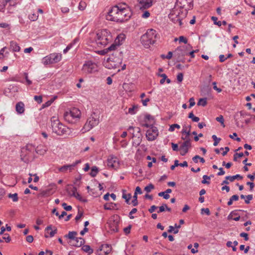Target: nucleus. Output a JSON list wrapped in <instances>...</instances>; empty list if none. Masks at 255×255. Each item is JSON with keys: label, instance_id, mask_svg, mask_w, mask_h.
<instances>
[{"label": "nucleus", "instance_id": "obj_1", "mask_svg": "<svg viewBox=\"0 0 255 255\" xmlns=\"http://www.w3.org/2000/svg\"><path fill=\"white\" fill-rule=\"evenodd\" d=\"M131 12L126 3H120L113 6L106 16L108 20L122 22L128 20Z\"/></svg>", "mask_w": 255, "mask_h": 255}, {"label": "nucleus", "instance_id": "obj_2", "mask_svg": "<svg viewBox=\"0 0 255 255\" xmlns=\"http://www.w3.org/2000/svg\"><path fill=\"white\" fill-rule=\"evenodd\" d=\"M51 122V128L53 132L59 135H67L69 134L70 129L60 123L56 117H52Z\"/></svg>", "mask_w": 255, "mask_h": 255}, {"label": "nucleus", "instance_id": "obj_3", "mask_svg": "<svg viewBox=\"0 0 255 255\" xmlns=\"http://www.w3.org/2000/svg\"><path fill=\"white\" fill-rule=\"evenodd\" d=\"M112 40V36L111 33L107 29L98 31L95 37V40L98 46H105Z\"/></svg>", "mask_w": 255, "mask_h": 255}, {"label": "nucleus", "instance_id": "obj_4", "mask_svg": "<svg viewBox=\"0 0 255 255\" xmlns=\"http://www.w3.org/2000/svg\"><path fill=\"white\" fill-rule=\"evenodd\" d=\"M114 52L112 55L108 58L107 62H111V66H106L108 68H117L119 67L122 63L123 53L122 51L119 50H113Z\"/></svg>", "mask_w": 255, "mask_h": 255}, {"label": "nucleus", "instance_id": "obj_5", "mask_svg": "<svg viewBox=\"0 0 255 255\" xmlns=\"http://www.w3.org/2000/svg\"><path fill=\"white\" fill-rule=\"evenodd\" d=\"M156 38V31L153 29H150L141 37L140 40L142 44L146 48H148L151 44L154 43Z\"/></svg>", "mask_w": 255, "mask_h": 255}, {"label": "nucleus", "instance_id": "obj_6", "mask_svg": "<svg viewBox=\"0 0 255 255\" xmlns=\"http://www.w3.org/2000/svg\"><path fill=\"white\" fill-rule=\"evenodd\" d=\"M35 147L31 144H28L21 149L20 158L22 161L28 163L32 161L34 157Z\"/></svg>", "mask_w": 255, "mask_h": 255}, {"label": "nucleus", "instance_id": "obj_7", "mask_svg": "<svg viewBox=\"0 0 255 255\" xmlns=\"http://www.w3.org/2000/svg\"><path fill=\"white\" fill-rule=\"evenodd\" d=\"M80 111L77 108H74L69 111L65 112L64 118L67 122L74 124L80 119Z\"/></svg>", "mask_w": 255, "mask_h": 255}, {"label": "nucleus", "instance_id": "obj_8", "mask_svg": "<svg viewBox=\"0 0 255 255\" xmlns=\"http://www.w3.org/2000/svg\"><path fill=\"white\" fill-rule=\"evenodd\" d=\"M192 48L190 44L187 45L178 47L174 51V56L176 57L178 62H184V57L188 55L189 50Z\"/></svg>", "mask_w": 255, "mask_h": 255}, {"label": "nucleus", "instance_id": "obj_9", "mask_svg": "<svg viewBox=\"0 0 255 255\" xmlns=\"http://www.w3.org/2000/svg\"><path fill=\"white\" fill-rule=\"evenodd\" d=\"M82 71L85 74L93 73L98 71V66L95 63L88 61L83 65Z\"/></svg>", "mask_w": 255, "mask_h": 255}, {"label": "nucleus", "instance_id": "obj_10", "mask_svg": "<svg viewBox=\"0 0 255 255\" xmlns=\"http://www.w3.org/2000/svg\"><path fill=\"white\" fill-rule=\"evenodd\" d=\"M99 123V119L97 118L91 116L89 117L86 124H85L83 130V132H85L90 130L93 128L97 126Z\"/></svg>", "mask_w": 255, "mask_h": 255}, {"label": "nucleus", "instance_id": "obj_11", "mask_svg": "<svg viewBox=\"0 0 255 255\" xmlns=\"http://www.w3.org/2000/svg\"><path fill=\"white\" fill-rule=\"evenodd\" d=\"M119 221L118 219H115L114 218H111L107 223V229L108 232L111 234H113L118 232L119 231Z\"/></svg>", "mask_w": 255, "mask_h": 255}, {"label": "nucleus", "instance_id": "obj_12", "mask_svg": "<svg viewBox=\"0 0 255 255\" xmlns=\"http://www.w3.org/2000/svg\"><path fill=\"white\" fill-rule=\"evenodd\" d=\"M158 131L156 127L152 126L146 131V137L148 140L152 141L156 138Z\"/></svg>", "mask_w": 255, "mask_h": 255}, {"label": "nucleus", "instance_id": "obj_13", "mask_svg": "<svg viewBox=\"0 0 255 255\" xmlns=\"http://www.w3.org/2000/svg\"><path fill=\"white\" fill-rule=\"evenodd\" d=\"M107 165L109 167L116 169L119 166V160L113 155H110L107 159Z\"/></svg>", "mask_w": 255, "mask_h": 255}, {"label": "nucleus", "instance_id": "obj_14", "mask_svg": "<svg viewBox=\"0 0 255 255\" xmlns=\"http://www.w3.org/2000/svg\"><path fill=\"white\" fill-rule=\"evenodd\" d=\"M154 0H137L138 7L140 9H145L150 7Z\"/></svg>", "mask_w": 255, "mask_h": 255}, {"label": "nucleus", "instance_id": "obj_15", "mask_svg": "<svg viewBox=\"0 0 255 255\" xmlns=\"http://www.w3.org/2000/svg\"><path fill=\"white\" fill-rule=\"evenodd\" d=\"M81 162V160H77L72 164L65 165L61 167L60 168H59L58 170L60 172H65L67 170H69V171H72L73 170L74 167H75L79 163H80Z\"/></svg>", "mask_w": 255, "mask_h": 255}, {"label": "nucleus", "instance_id": "obj_16", "mask_svg": "<svg viewBox=\"0 0 255 255\" xmlns=\"http://www.w3.org/2000/svg\"><path fill=\"white\" fill-rule=\"evenodd\" d=\"M85 243V241L82 238L76 237L73 240H70L69 244L72 246L80 247Z\"/></svg>", "mask_w": 255, "mask_h": 255}, {"label": "nucleus", "instance_id": "obj_17", "mask_svg": "<svg viewBox=\"0 0 255 255\" xmlns=\"http://www.w3.org/2000/svg\"><path fill=\"white\" fill-rule=\"evenodd\" d=\"M128 130L132 129L133 131L132 132V137H138V138L140 137L141 136L140 133V128L138 127L134 128L132 126H130L128 128Z\"/></svg>", "mask_w": 255, "mask_h": 255}, {"label": "nucleus", "instance_id": "obj_18", "mask_svg": "<svg viewBox=\"0 0 255 255\" xmlns=\"http://www.w3.org/2000/svg\"><path fill=\"white\" fill-rule=\"evenodd\" d=\"M15 110L17 113L23 114L24 112V104L22 102H18L15 106Z\"/></svg>", "mask_w": 255, "mask_h": 255}, {"label": "nucleus", "instance_id": "obj_19", "mask_svg": "<svg viewBox=\"0 0 255 255\" xmlns=\"http://www.w3.org/2000/svg\"><path fill=\"white\" fill-rule=\"evenodd\" d=\"M118 45H118L117 44H113L110 47H109L108 48L105 49L103 50H101L99 52L101 55H105L106 53H107L109 51L115 50Z\"/></svg>", "mask_w": 255, "mask_h": 255}, {"label": "nucleus", "instance_id": "obj_20", "mask_svg": "<svg viewBox=\"0 0 255 255\" xmlns=\"http://www.w3.org/2000/svg\"><path fill=\"white\" fill-rule=\"evenodd\" d=\"M51 57L53 63H57L60 61L62 58L61 54L58 53H52L50 54V58Z\"/></svg>", "mask_w": 255, "mask_h": 255}, {"label": "nucleus", "instance_id": "obj_21", "mask_svg": "<svg viewBox=\"0 0 255 255\" xmlns=\"http://www.w3.org/2000/svg\"><path fill=\"white\" fill-rule=\"evenodd\" d=\"M66 191L68 194L71 196H75V194L77 193V188L75 187L68 186V187L66 189Z\"/></svg>", "mask_w": 255, "mask_h": 255}, {"label": "nucleus", "instance_id": "obj_22", "mask_svg": "<svg viewBox=\"0 0 255 255\" xmlns=\"http://www.w3.org/2000/svg\"><path fill=\"white\" fill-rule=\"evenodd\" d=\"M191 146V142L188 141H184L180 145L179 149H185L188 151V149Z\"/></svg>", "mask_w": 255, "mask_h": 255}, {"label": "nucleus", "instance_id": "obj_23", "mask_svg": "<svg viewBox=\"0 0 255 255\" xmlns=\"http://www.w3.org/2000/svg\"><path fill=\"white\" fill-rule=\"evenodd\" d=\"M10 47L12 50L15 52H18L20 50V48L17 43L13 41L10 42Z\"/></svg>", "mask_w": 255, "mask_h": 255}, {"label": "nucleus", "instance_id": "obj_24", "mask_svg": "<svg viewBox=\"0 0 255 255\" xmlns=\"http://www.w3.org/2000/svg\"><path fill=\"white\" fill-rule=\"evenodd\" d=\"M101 250H104L106 255L109 254L112 251L111 246L108 244L103 245Z\"/></svg>", "mask_w": 255, "mask_h": 255}, {"label": "nucleus", "instance_id": "obj_25", "mask_svg": "<svg viewBox=\"0 0 255 255\" xmlns=\"http://www.w3.org/2000/svg\"><path fill=\"white\" fill-rule=\"evenodd\" d=\"M50 230H51V232L49 233V237H53L57 233V229L56 228L54 230H52L51 225L47 226L45 230V231H46L47 233H48V231Z\"/></svg>", "mask_w": 255, "mask_h": 255}, {"label": "nucleus", "instance_id": "obj_26", "mask_svg": "<svg viewBox=\"0 0 255 255\" xmlns=\"http://www.w3.org/2000/svg\"><path fill=\"white\" fill-rule=\"evenodd\" d=\"M77 235V233L75 231L69 232L67 235H65L64 237L73 240L76 238V236Z\"/></svg>", "mask_w": 255, "mask_h": 255}, {"label": "nucleus", "instance_id": "obj_27", "mask_svg": "<svg viewBox=\"0 0 255 255\" xmlns=\"http://www.w3.org/2000/svg\"><path fill=\"white\" fill-rule=\"evenodd\" d=\"M42 63L44 65L53 64V62L52 61L51 57L50 58V55L46 56L43 58Z\"/></svg>", "mask_w": 255, "mask_h": 255}, {"label": "nucleus", "instance_id": "obj_28", "mask_svg": "<svg viewBox=\"0 0 255 255\" xmlns=\"http://www.w3.org/2000/svg\"><path fill=\"white\" fill-rule=\"evenodd\" d=\"M123 196H122L123 198L125 199L126 202L127 204H129V200L131 197V194H126L125 193V192H126L125 190H123Z\"/></svg>", "mask_w": 255, "mask_h": 255}, {"label": "nucleus", "instance_id": "obj_29", "mask_svg": "<svg viewBox=\"0 0 255 255\" xmlns=\"http://www.w3.org/2000/svg\"><path fill=\"white\" fill-rule=\"evenodd\" d=\"M117 205L115 203H109V204H106L104 205V209L105 210H111L115 209Z\"/></svg>", "mask_w": 255, "mask_h": 255}, {"label": "nucleus", "instance_id": "obj_30", "mask_svg": "<svg viewBox=\"0 0 255 255\" xmlns=\"http://www.w3.org/2000/svg\"><path fill=\"white\" fill-rule=\"evenodd\" d=\"M79 41V39L78 38H75L73 41L70 44H69L67 47L66 48L63 50V52L64 53H67L72 47V45L76 43V42H78Z\"/></svg>", "mask_w": 255, "mask_h": 255}, {"label": "nucleus", "instance_id": "obj_31", "mask_svg": "<svg viewBox=\"0 0 255 255\" xmlns=\"http://www.w3.org/2000/svg\"><path fill=\"white\" fill-rule=\"evenodd\" d=\"M207 98H201L199 100L197 105L198 106H202L203 107H205L207 105Z\"/></svg>", "mask_w": 255, "mask_h": 255}, {"label": "nucleus", "instance_id": "obj_32", "mask_svg": "<svg viewBox=\"0 0 255 255\" xmlns=\"http://www.w3.org/2000/svg\"><path fill=\"white\" fill-rule=\"evenodd\" d=\"M99 171L98 168L96 166H93L91 168V172H90V175L92 177H95Z\"/></svg>", "mask_w": 255, "mask_h": 255}, {"label": "nucleus", "instance_id": "obj_33", "mask_svg": "<svg viewBox=\"0 0 255 255\" xmlns=\"http://www.w3.org/2000/svg\"><path fill=\"white\" fill-rule=\"evenodd\" d=\"M82 250L89 254H92L93 252V250L91 249L90 246L89 245H84L82 247Z\"/></svg>", "mask_w": 255, "mask_h": 255}, {"label": "nucleus", "instance_id": "obj_34", "mask_svg": "<svg viewBox=\"0 0 255 255\" xmlns=\"http://www.w3.org/2000/svg\"><path fill=\"white\" fill-rule=\"evenodd\" d=\"M138 109L137 105H133L132 108H130L128 109V113L131 115H133L135 114L136 111Z\"/></svg>", "mask_w": 255, "mask_h": 255}, {"label": "nucleus", "instance_id": "obj_35", "mask_svg": "<svg viewBox=\"0 0 255 255\" xmlns=\"http://www.w3.org/2000/svg\"><path fill=\"white\" fill-rule=\"evenodd\" d=\"M8 197L11 198L13 202H17L18 201V195L17 193L11 194L8 195Z\"/></svg>", "mask_w": 255, "mask_h": 255}, {"label": "nucleus", "instance_id": "obj_36", "mask_svg": "<svg viewBox=\"0 0 255 255\" xmlns=\"http://www.w3.org/2000/svg\"><path fill=\"white\" fill-rule=\"evenodd\" d=\"M188 118L191 119L192 121L194 122H198L200 120L199 118L195 117L192 112L189 113Z\"/></svg>", "mask_w": 255, "mask_h": 255}, {"label": "nucleus", "instance_id": "obj_37", "mask_svg": "<svg viewBox=\"0 0 255 255\" xmlns=\"http://www.w3.org/2000/svg\"><path fill=\"white\" fill-rule=\"evenodd\" d=\"M15 5L13 4H9V6L7 8V13H12L14 12L15 9Z\"/></svg>", "mask_w": 255, "mask_h": 255}, {"label": "nucleus", "instance_id": "obj_38", "mask_svg": "<svg viewBox=\"0 0 255 255\" xmlns=\"http://www.w3.org/2000/svg\"><path fill=\"white\" fill-rule=\"evenodd\" d=\"M7 3H6V1H5L4 0H2L1 1H0V12H4L5 9V5Z\"/></svg>", "mask_w": 255, "mask_h": 255}, {"label": "nucleus", "instance_id": "obj_39", "mask_svg": "<svg viewBox=\"0 0 255 255\" xmlns=\"http://www.w3.org/2000/svg\"><path fill=\"white\" fill-rule=\"evenodd\" d=\"M154 188V186L152 184L150 183L145 187L144 190L146 192L149 193L151 191V190L153 189Z\"/></svg>", "mask_w": 255, "mask_h": 255}, {"label": "nucleus", "instance_id": "obj_40", "mask_svg": "<svg viewBox=\"0 0 255 255\" xmlns=\"http://www.w3.org/2000/svg\"><path fill=\"white\" fill-rule=\"evenodd\" d=\"M86 5L87 4L85 2L81 1L79 4L78 8L80 10H83L85 9Z\"/></svg>", "mask_w": 255, "mask_h": 255}, {"label": "nucleus", "instance_id": "obj_41", "mask_svg": "<svg viewBox=\"0 0 255 255\" xmlns=\"http://www.w3.org/2000/svg\"><path fill=\"white\" fill-rule=\"evenodd\" d=\"M29 18L31 21H35L37 19L38 15L36 13H33L29 15Z\"/></svg>", "mask_w": 255, "mask_h": 255}, {"label": "nucleus", "instance_id": "obj_42", "mask_svg": "<svg viewBox=\"0 0 255 255\" xmlns=\"http://www.w3.org/2000/svg\"><path fill=\"white\" fill-rule=\"evenodd\" d=\"M212 138L213 139L214 142V143H213V145L214 146H217L219 142H220V141L221 140V138H218L216 135H212Z\"/></svg>", "mask_w": 255, "mask_h": 255}, {"label": "nucleus", "instance_id": "obj_43", "mask_svg": "<svg viewBox=\"0 0 255 255\" xmlns=\"http://www.w3.org/2000/svg\"><path fill=\"white\" fill-rule=\"evenodd\" d=\"M73 196L75 197L76 199H77L79 201H82L83 202H86L87 201V200L86 199L83 198L81 197V196L77 192L75 194V195Z\"/></svg>", "mask_w": 255, "mask_h": 255}, {"label": "nucleus", "instance_id": "obj_44", "mask_svg": "<svg viewBox=\"0 0 255 255\" xmlns=\"http://www.w3.org/2000/svg\"><path fill=\"white\" fill-rule=\"evenodd\" d=\"M216 120L217 121L220 123L224 127L225 126L224 123V119L223 116L220 115V116L217 117Z\"/></svg>", "mask_w": 255, "mask_h": 255}, {"label": "nucleus", "instance_id": "obj_45", "mask_svg": "<svg viewBox=\"0 0 255 255\" xmlns=\"http://www.w3.org/2000/svg\"><path fill=\"white\" fill-rule=\"evenodd\" d=\"M175 128H177L178 129H179L180 128V126L176 124L171 125L170 126V128H169V130L170 131H173L175 129Z\"/></svg>", "mask_w": 255, "mask_h": 255}, {"label": "nucleus", "instance_id": "obj_46", "mask_svg": "<svg viewBox=\"0 0 255 255\" xmlns=\"http://www.w3.org/2000/svg\"><path fill=\"white\" fill-rule=\"evenodd\" d=\"M250 247L249 246H247L246 248H245V245H242L240 246V250L241 251H244V253L245 254H247L248 253V252H249V250H250Z\"/></svg>", "mask_w": 255, "mask_h": 255}, {"label": "nucleus", "instance_id": "obj_47", "mask_svg": "<svg viewBox=\"0 0 255 255\" xmlns=\"http://www.w3.org/2000/svg\"><path fill=\"white\" fill-rule=\"evenodd\" d=\"M55 98H56V97H54L53 99H51L50 100H49V101H47V102H46L45 104H44L42 105V107L43 108H45V107H47L50 106L51 104L53 102V101H54Z\"/></svg>", "mask_w": 255, "mask_h": 255}, {"label": "nucleus", "instance_id": "obj_48", "mask_svg": "<svg viewBox=\"0 0 255 255\" xmlns=\"http://www.w3.org/2000/svg\"><path fill=\"white\" fill-rule=\"evenodd\" d=\"M211 19L213 21L214 23L215 24L218 25V26H220L222 25V22L221 21H218V18L215 16H212L211 17Z\"/></svg>", "mask_w": 255, "mask_h": 255}, {"label": "nucleus", "instance_id": "obj_49", "mask_svg": "<svg viewBox=\"0 0 255 255\" xmlns=\"http://www.w3.org/2000/svg\"><path fill=\"white\" fill-rule=\"evenodd\" d=\"M158 196L160 197H163L165 199H168L169 198L170 196L169 194H166L165 192H161L158 193Z\"/></svg>", "mask_w": 255, "mask_h": 255}, {"label": "nucleus", "instance_id": "obj_50", "mask_svg": "<svg viewBox=\"0 0 255 255\" xmlns=\"http://www.w3.org/2000/svg\"><path fill=\"white\" fill-rule=\"evenodd\" d=\"M203 180L201 182L202 184H210L209 181H207V179L209 180L210 179L209 176H208L207 175H205L203 176Z\"/></svg>", "mask_w": 255, "mask_h": 255}, {"label": "nucleus", "instance_id": "obj_51", "mask_svg": "<svg viewBox=\"0 0 255 255\" xmlns=\"http://www.w3.org/2000/svg\"><path fill=\"white\" fill-rule=\"evenodd\" d=\"M133 206H136L138 204L137 195L134 194L133 196V200H132Z\"/></svg>", "mask_w": 255, "mask_h": 255}, {"label": "nucleus", "instance_id": "obj_52", "mask_svg": "<svg viewBox=\"0 0 255 255\" xmlns=\"http://www.w3.org/2000/svg\"><path fill=\"white\" fill-rule=\"evenodd\" d=\"M244 156V153L243 152H241L239 153H235L234 155V160L237 161L238 158H241Z\"/></svg>", "mask_w": 255, "mask_h": 255}, {"label": "nucleus", "instance_id": "obj_53", "mask_svg": "<svg viewBox=\"0 0 255 255\" xmlns=\"http://www.w3.org/2000/svg\"><path fill=\"white\" fill-rule=\"evenodd\" d=\"M83 213L82 211H80V210H78V214L75 217V220L76 222H78L83 216Z\"/></svg>", "mask_w": 255, "mask_h": 255}, {"label": "nucleus", "instance_id": "obj_54", "mask_svg": "<svg viewBox=\"0 0 255 255\" xmlns=\"http://www.w3.org/2000/svg\"><path fill=\"white\" fill-rule=\"evenodd\" d=\"M34 99L36 101L38 104H40L42 102V97L41 96H35L34 97Z\"/></svg>", "mask_w": 255, "mask_h": 255}, {"label": "nucleus", "instance_id": "obj_55", "mask_svg": "<svg viewBox=\"0 0 255 255\" xmlns=\"http://www.w3.org/2000/svg\"><path fill=\"white\" fill-rule=\"evenodd\" d=\"M62 207L66 211H70L72 210V206H68L66 203H63L62 204Z\"/></svg>", "mask_w": 255, "mask_h": 255}, {"label": "nucleus", "instance_id": "obj_56", "mask_svg": "<svg viewBox=\"0 0 255 255\" xmlns=\"http://www.w3.org/2000/svg\"><path fill=\"white\" fill-rule=\"evenodd\" d=\"M183 79V75L182 73H178L177 76V80L178 82L180 83L182 81Z\"/></svg>", "mask_w": 255, "mask_h": 255}, {"label": "nucleus", "instance_id": "obj_57", "mask_svg": "<svg viewBox=\"0 0 255 255\" xmlns=\"http://www.w3.org/2000/svg\"><path fill=\"white\" fill-rule=\"evenodd\" d=\"M178 39L180 42H183L185 44L187 43V39L183 36H180Z\"/></svg>", "mask_w": 255, "mask_h": 255}, {"label": "nucleus", "instance_id": "obj_58", "mask_svg": "<svg viewBox=\"0 0 255 255\" xmlns=\"http://www.w3.org/2000/svg\"><path fill=\"white\" fill-rule=\"evenodd\" d=\"M3 239H4L5 242L6 243H9L10 241H11V238L10 237H9V236L7 234H4V236L3 237Z\"/></svg>", "mask_w": 255, "mask_h": 255}, {"label": "nucleus", "instance_id": "obj_59", "mask_svg": "<svg viewBox=\"0 0 255 255\" xmlns=\"http://www.w3.org/2000/svg\"><path fill=\"white\" fill-rule=\"evenodd\" d=\"M24 78H25V80H26V82H27V84H28V85H29L31 84L32 82H31V81H30V80L28 79V74H27V73H24Z\"/></svg>", "mask_w": 255, "mask_h": 255}, {"label": "nucleus", "instance_id": "obj_60", "mask_svg": "<svg viewBox=\"0 0 255 255\" xmlns=\"http://www.w3.org/2000/svg\"><path fill=\"white\" fill-rule=\"evenodd\" d=\"M26 241L29 243H32L33 241V236L31 235L27 236L26 238Z\"/></svg>", "mask_w": 255, "mask_h": 255}, {"label": "nucleus", "instance_id": "obj_61", "mask_svg": "<svg viewBox=\"0 0 255 255\" xmlns=\"http://www.w3.org/2000/svg\"><path fill=\"white\" fill-rule=\"evenodd\" d=\"M240 236L241 237H243L245 239V241H248L249 240V237H248V234L246 233H242L240 234Z\"/></svg>", "mask_w": 255, "mask_h": 255}, {"label": "nucleus", "instance_id": "obj_62", "mask_svg": "<svg viewBox=\"0 0 255 255\" xmlns=\"http://www.w3.org/2000/svg\"><path fill=\"white\" fill-rule=\"evenodd\" d=\"M247 199L245 200V203L246 204H249L250 201L252 200L253 199V195H248V196H246Z\"/></svg>", "mask_w": 255, "mask_h": 255}, {"label": "nucleus", "instance_id": "obj_63", "mask_svg": "<svg viewBox=\"0 0 255 255\" xmlns=\"http://www.w3.org/2000/svg\"><path fill=\"white\" fill-rule=\"evenodd\" d=\"M131 228V225H129L128 227L124 228V231L126 234H128L130 233Z\"/></svg>", "mask_w": 255, "mask_h": 255}, {"label": "nucleus", "instance_id": "obj_64", "mask_svg": "<svg viewBox=\"0 0 255 255\" xmlns=\"http://www.w3.org/2000/svg\"><path fill=\"white\" fill-rule=\"evenodd\" d=\"M141 193L142 191L140 188L139 186L136 187L134 194L137 195V194H141Z\"/></svg>", "mask_w": 255, "mask_h": 255}]
</instances>
